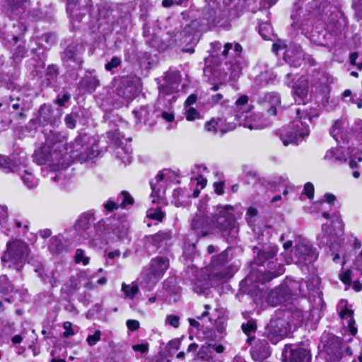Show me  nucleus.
<instances>
[{"instance_id": "nucleus-49", "label": "nucleus", "mask_w": 362, "mask_h": 362, "mask_svg": "<svg viewBox=\"0 0 362 362\" xmlns=\"http://www.w3.org/2000/svg\"><path fill=\"white\" fill-rule=\"evenodd\" d=\"M164 216V213L160 208H157L156 209H150L147 212V216L148 218L160 222L163 221Z\"/></svg>"}, {"instance_id": "nucleus-20", "label": "nucleus", "mask_w": 362, "mask_h": 362, "mask_svg": "<svg viewBox=\"0 0 362 362\" xmlns=\"http://www.w3.org/2000/svg\"><path fill=\"white\" fill-rule=\"evenodd\" d=\"M172 238V232L170 230L159 231L154 235H151L146 237V247L149 248L151 246L153 247L154 250H158L162 244L170 240Z\"/></svg>"}, {"instance_id": "nucleus-52", "label": "nucleus", "mask_w": 362, "mask_h": 362, "mask_svg": "<svg viewBox=\"0 0 362 362\" xmlns=\"http://www.w3.org/2000/svg\"><path fill=\"white\" fill-rule=\"evenodd\" d=\"M226 322L219 320L216 322V331L218 332V339H221L226 335Z\"/></svg>"}, {"instance_id": "nucleus-41", "label": "nucleus", "mask_w": 362, "mask_h": 362, "mask_svg": "<svg viewBox=\"0 0 362 362\" xmlns=\"http://www.w3.org/2000/svg\"><path fill=\"white\" fill-rule=\"evenodd\" d=\"M281 290H274L271 291L267 298L268 303L273 306H276L283 302L284 297L281 296Z\"/></svg>"}, {"instance_id": "nucleus-12", "label": "nucleus", "mask_w": 362, "mask_h": 362, "mask_svg": "<svg viewBox=\"0 0 362 362\" xmlns=\"http://www.w3.org/2000/svg\"><path fill=\"white\" fill-rule=\"evenodd\" d=\"M285 362H310V349L304 343L286 344L282 353Z\"/></svg>"}, {"instance_id": "nucleus-28", "label": "nucleus", "mask_w": 362, "mask_h": 362, "mask_svg": "<svg viewBox=\"0 0 362 362\" xmlns=\"http://www.w3.org/2000/svg\"><path fill=\"white\" fill-rule=\"evenodd\" d=\"M164 179L163 171H160L156 177L152 180L150 182L151 187L152 189L151 197H153L152 202L154 203L156 202V198L159 199L161 197L160 190L163 188V185L160 182Z\"/></svg>"}, {"instance_id": "nucleus-13", "label": "nucleus", "mask_w": 362, "mask_h": 362, "mask_svg": "<svg viewBox=\"0 0 362 362\" xmlns=\"http://www.w3.org/2000/svg\"><path fill=\"white\" fill-rule=\"evenodd\" d=\"M170 267V260L164 256L153 258L148 267L144 270L148 281H157L161 279Z\"/></svg>"}, {"instance_id": "nucleus-17", "label": "nucleus", "mask_w": 362, "mask_h": 362, "mask_svg": "<svg viewBox=\"0 0 362 362\" xmlns=\"http://www.w3.org/2000/svg\"><path fill=\"white\" fill-rule=\"evenodd\" d=\"M135 93L134 87L129 84L127 79H123L116 90V99L118 106L127 105L133 99Z\"/></svg>"}, {"instance_id": "nucleus-11", "label": "nucleus", "mask_w": 362, "mask_h": 362, "mask_svg": "<svg viewBox=\"0 0 362 362\" xmlns=\"http://www.w3.org/2000/svg\"><path fill=\"white\" fill-rule=\"evenodd\" d=\"M45 145L49 146L54 151L63 152L66 158H71L69 154L74 151V144L67 142L65 134L50 130L45 133Z\"/></svg>"}, {"instance_id": "nucleus-24", "label": "nucleus", "mask_w": 362, "mask_h": 362, "mask_svg": "<svg viewBox=\"0 0 362 362\" xmlns=\"http://www.w3.org/2000/svg\"><path fill=\"white\" fill-rule=\"evenodd\" d=\"M260 102L265 107L270 106L267 112L275 116L276 115V107L280 105L281 99L277 93H267L260 99Z\"/></svg>"}, {"instance_id": "nucleus-48", "label": "nucleus", "mask_w": 362, "mask_h": 362, "mask_svg": "<svg viewBox=\"0 0 362 362\" xmlns=\"http://www.w3.org/2000/svg\"><path fill=\"white\" fill-rule=\"evenodd\" d=\"M122 64V59L118 57H113L110 62H108L105 66V70L110 72H114V69L119 67Z\"/></svg>"}, {"instance_id": "nucleus-46", "label": "nucleus", "mask_w": 362, "mask_h": 362, "mask_svg": "<svg viewBox=\"0 0 362 362\" xmlns=\"http://www.w3.org/2000/svg\"><path fill=\"white\" fill-rule=\"evenodd\" d=\"M78 118V115L76 112L68 114L64 117L66 126L69 129H74L76 127V121Z\"/></svg>"}, {"instance_id": "nucleus-33", "label": "nucleus", "mask_w": 362, "mask_h": 362, "mask_svg": "<svg viewBox=\"0 0 362 362\" xmlns=\"http://www.w3.org/2000/svg\"><path fill=\"white\" fill-rule=\"evenodd\" d=\"M236 271L237 269L235 267L229 266L226 268H223L220 272H214L212 276L213 278L218 281H224L230 278Z\"/></svg>"}, {"instance_id": "nucleus-30", "label": "nucleus", "mask_w": 362, "mask_h": 362, "mask_svg": "<svg viewBox=\"0 0 362 362\" xmlns=\"http://www.w3.org/2000/svg\"><path fill=\"white\" fill-rule=\"evenodd\" d=\"M339 315L341 319L347 320V326L349 328L350 333L352 335H356L357 328L354 326L355 320L354 319V311L346 308L340 312Z\"/></svg>"}, {"instance_id": "nucleus-10", "label": "nucleus", "mask_w": 362, "mask_h": 362, "mask_svg": "<svg viewBox=\"0 0 362 362\" xmlns=\"http://www.w3.org/2000/svg\"><path fill=\"white\" fill-rule=\"evenodd\" d=\"M94 221L95 218L92 213L86 212L82 214L75 225L76 230L78 235L86 239L92 238L94 233L99 235L102 232V230L99 228L102 225L104 226L105 221L101 219L97 224L93 226Z\"/></svg>"}, {"instance_id": "nucleus-18", "label": "nucleus", "mask_w": 362, "mask_h": 362, "mask_svg": "<svg viewBox=\"0 0 362 362\" xmlns=\"http://www.w3.org/2000/svg\"><path fill=\"white\" fill-rule=\"evenodd\" d=\"M165 84L160 87V92L165 94H171L175 92L180 82V74L178 71H168L164 78Z\"/></svg>"}, {"instance_id": "nucleus-23", "label": "nucleus", "mask_w": 362, "mask_h": 362, "mask_svg": "<svg viewBox=\"0 0 362 362\" xmlns=\"http://www.w3.org/2000/svg\"><path fill=\"white\" fill-rule=\"evenodd\" d=\"M347 127L348 122L345 119L337 120L330 129V134L337 142H345L349 136Z\"/></svg>"}, {"instance_id": "nucleus-1", "label": "nucleus", "mask_w": 362, "mask_h": 362, "mask_svg": "<svg viewBox=\"0 0 362 362\" xmlns=\"http://www.w3.org/2000/svg\"><path fill=\"white\" fill-rule=\"evenodd\" d=\"M255 260L250 263L247 276L240 282V285L252 286L254 283L264 284L284 274V266L277 263L276 245L254 247Z\"/></svg>"}, {"instance_id": "nucleus-50", "label": "nucleus", "mask_w": 362, "mask_h": 362, "mask_svg": "<svg viewBox=\"0 0 362 362\" xmlns=\"http://www.w3.org/2000/svg\"><path fill=\"white\" fill-rule=\"evenodd\" d=\"M71 95L68 92L60 93L57 95L54 103L59 107H64L69 101Z\"/></svg>"}, {"instance_id": "nucleus-39", "label": "nucleus", "mask_w": 362, "mask_h": 362, "mask_svg": "<svg viewBox=\"0 0 362 362\" xmlns=\"http://www.w3.org/2000/svg\"><path fill=\"white\" fill-rule=\"evenodd\" d=\"M209 289V284L206 279H196L192 283V290L197 293H206Z\"/></svg>"}, {"instance_id": "nucleus-34", "label": "nucleus", "mask_w": 362, "mask_h": 362, "mask_svg": "<svg viewBox=\"0 0 362 362\" xmlns=\"http://www.w3.org/2000/svg\"><path fill=\"white\" fill-rule=\"evenodd\" d=\"M62 239V235L54 236L50 239V243L48 246L50 252L53 254H58L63 250L64 245Z\"/></svg>"}, {"instance_id": "nucleus-40", "label": "nucleus", "mask_w": 362, "mask_h": 362, "mask_svg": "<svg viewBox=\"0 0 362 362\" xmlns=\"http://www.w3.org/2000/svg\"><path fill=\"white\" fill-rule=\"evenodd\" d=\"M164 289L170 294H177L180 292V287L177 286L176 281L170 278L166 279L163 283Z\"/></svg>"}, {"instance_id": "nucleus-31", "label": "nucleus", "mask_w": 362, "mask_h": 362, "mask_svg": "<svg viewBox=\"0 0 362 362\" xmlns=\"http://www.w3.org/2000/svg\"><path fill=\"white\" fill-rule=\"evenodd\" d=\"M229 253L228 250L222 251L216 256L211 258V265L214 268H222L229 262Z\"/></svg>"}, {"instance_id": "nucleus-55", "label": "nucleus", "mask_w": 362, "mask_h": 362, "mask_svg": "<svg viewBox=\"0 0 362 362\" xmlns=\"http://www.w3.org/2000/svg\"><path fill=\"white\" fill-rule=\"evenodd\" d=\"M165 322L175 328H177L180 325V317L177 315H168L165 318Z\"/></svg>"}, {"instance_id": "nucleus-60", "label": "nucleus", "mask_w": 362, "mask_h": 362, "mask_svg": "<svg viewBox=\"0 0 362 362\" xmlns=\"http://www.w3.org/2000/svg\"><path fill=\"white\" fill-rule=\"evenodd\" d=\"M63 328L65 329V332L63 334L64 337L67 338L74 334V332L72 329V324L70 322H64L63 324Z\"/></svg>"}, {"instance_id": "nucleus-7", "label": "nucleus", "mask_w": 362, "mask_h": 362, "mask_svg": "<svg viewBox=\"0 0 362 362\" xmlns=\"http://www.w3.org/2000/svg\"><path fill=\"white\" fill-rule=\"evenodd\" d=\"M33 159L38 165H47L53 170H60L69 165V158L63 152L54 151L49 146L44 145L33 154Z\"/></svg>"}, {"instance_id": "nucleus-61", "label": "nucleus", "mask_w": 362, "mask_h": 362, "mask_svg": "<svg viewBox=\"0 0 362 362\" xmlns=\"http://www.w3.org/2000/svg\"><path fill=\"white\" fill-rule=\"evenodd\" d=\"M340 280L346 285H349L351 281V272L346 270L340 274Z\"/></svg>"}, {"instance_id": "nucleus-38", "label": "nucleus", "mask_w": 362, "mask_h": 362, "mask_svg": "<svg viewBox=\"0 0 362 362\" xmlns=\"http://www.w3.org/2000/svg\"><path fill=\"white\" fill-rule=\"evenodd\" d=\"M58 74V70L54 66H49L45 78L47 86H54L57 82Z\"/></svg>"}, {"instance_id": "nucleus-36", "label": "nucleus", "mask_w": 362, "mask_h": 362, "mask_svg": "<svg viewBox=\"0 0 362 362\" xmlns=\"http://www.w3.org/2000/svg\"><path fill=\"white\" fill-rule=\"evenodd\" d=\"M122 291L124 293L125 298L133 299L139 292V286L134 282L131 284L123 283L122 284Z\"/></svg>"}, {"instance_id": "nucleus-16", "label": "nucleus", "mask_w": 362, "mask_h": 362, "mask_svg": "<svg viewBox=\"0 0 362 362\" xmlns=\"http://www.w3.org/2000/svg\"><path fill=\"white\" fill-rule=\"evenodd\" d=\"M62 110L54 109L51 105L44 104L38 110L37 120L42 125L57 126L60 123Z\"/></svg>"}, {"instance_id": "nucleus-44", "label": "nucleus", "mask_w": 362, "mask_h": 362, "mask_svg": "<svg viewBox=\"0 0 362 362\" xmlns=\"http://www.w3.org/2000/svg\"><path fill=\"white\" fill-rule=\"evenodd\" d=\"M121 199L120 207L124 209L127 206L134 204V199L127 191H122L118 198Z\"/></svg>"}, {"instance_id": "nucleus-43", "label": "nucleus", "mask_w": 362, "mask_h": 362, "mask_svg": "<svg viewBox=\"0 0 362 362\" xmlns=\"http://www.w3.org/2000/svg\"><path fill=\"white\" fill-rule=\"evenodd\" d=\"M272 33V28L268 23H262L259 25V33L261 35L263 39H270L271 34Z\"/></svg>"}, {"instance_id": "nucleus-62", "label": "nucleus", "mask_w": 362, "mask_h": 362, "mask_svg": "<svg viewBox=\"0 0 362 362\" xmlns=\"http://www.w3.org/2000/svg\"><path fill=\"white\" fill-rule=\"evenodd\" d=\"M304 192L309 199H313L314 197V186L311 182H307L304 185Z\"/></svg>"}, {"instance_id": "nucleus-35", "label": "nucleus", "mask_w": 362, "mask_h": 362, "mask_svg": "<svg viewBox=\"0 0 362 362\" xmlns=\"http://www.w3.org/2000/svg\"><path fill=\"white\" fill-rule=\"evenodd\" d=\"M328 228L329 226L325 224L322 226V233L319 235V240L320 245L328 246L331 248L333 243L335 241V238L331 235L327 234V229Z\"/></svg>"}, {"instance_id": "nucleus-27", "label": "nucleus", "mask_w": 362, "mask_h": 362, "mask_svg": "<svg viewBox=\"0 0 362 362\" xmlns=\"http://www.w3.org/2000/svg\"><path fill=\"white\" fill-rule=\"evenodd\" d=\"M251 354L255 361H262L270 356L269 347L267 343H261L252 349Z\"/></svg>"}, {"instance_id": "nucleus-22", "label": "nucleus", "mask_w": 362, "mask_h": 362, "mask_svg": "<svg viewBox=\"0 0 362 362\" xmlns=\"http://www.w3.org/2000/svg\"><path fill=\"white\" fill-rule=\"evenodd\" d=\"M191 228L198 238L206 236L210 232L209 221L205 217L201 216H197L193 218Z\"/></svg>"}, {"instance_id": "nucleus-15", "label": "nucleus", "mask_w": 362, "mask_h": 362, "mask_svg": "<svg viewBox=\"0 0 362 362\" xmlns=\"http://www.w3.org/2000/svg\"><path fill=\"white\" fill-rule=\"evenodd\" d=\"M84 51L82 45L71 44L62 53V62L73 69L80 67L83 60L81 55Z\"/></svg>"}, {"instance_id": "nucleus-45", "label": "nucleus", "mask_w": 362, "mask_h": 362, "mask_svg": "<svg viewBox=\"0 0 362 362\" xmlns=\"http://www.w3.org/2000/svg\"><path fill=\"white\" fill-rule=\"evenodd\" d=\"M242 329L245 334L250 335L257 330V323L254 320H249L247 322L242 324Z\"/></svg>"}, {"instance_id": "nucleus-9", "label": "nucleus", "mask_w": 362, "mask_h": 362, "mask_svg": "<svg viewBox=\"0 0 362 362\" xmlns=\"http://www.w3.org/2000/svg\"><path fill=\"white\" fill-rule=\"evenodd\" d=\"M318 257V254L310 243L305 238L298 237L295 240V247L293 256L287 263L293 262L298 264L308 265L313 263Z\"/></svg>"}, {"instance_id": "nucleus-4", "label": "nucleus", "mask_w": 362, "mask_h": 362, "mask_svg": "<svg viewBox=\"0 0 362 362\" xmlns=\"http://www.w3.org/2000/svg\"><path fill=\"white\" fill-rule=\"evenodd\" d=\"M26 160L25 156H0V168L6 173L18 172L23 184L28 188L32 189L37 185L38 180L26 168Z\"/></svg>"}, {"instance_id": "nucleus-25", "label": "nucleus", "mask_w": 362, "mask_h": 362, "mask_svg": "<svg viewBox=\"0 0 362 362\" xmlns=\"http://www.w3.org/2000/svg\"><path fill=\"white\" fill-rule=\"evenodd\" d=\"M28 0H7L6 12L13 18H18L25 11Z\"/></svg>"}, {"instance_id": "nucleus-32", "label": "nucleus", "mask_w": 362, "mask_h": 362, "mask_svg": "<svg viewBox=\"0 0 362 362\" xmlns=\"http://www.w3.org/2000/svg\"><path fill=\"white\" fill-rule=\"evenodd\" d=\"M5 105L6 110L11 107L16 111L20 110L18 113L20 117H24V103L19 98H14L11 96L8 99L5 100Z\"/></svg>"}, {"instance_id": "nucleus-47", "label": "nucleus", "mask_w": 362, "mask_h": 362, "mask_svg": "<svg viewBox=\"0 0 362 362\" xmlns=\"http://www.w3.org/2000/svg\"><path fill=\"white\" fill-rule=\"evenodd\" d=\"M12 286L8 278L6 276H0V292L8 293L12 291Z\"/></svg>"}, {"instance_id": "nucleus-59", "label": "nucleus", "mask_w": 362, "mask_h": 362, "mask_svg": "<svg viewBox=\"0 0 362 362\" xmlns=\"http://www.w3.org/2000/svg\"><path fill=\"white\" fill-rule=\"evenodd\" d=\"M180 346V341L177 339L170 341L168 344V350L170 354L177 351Z\"/></svg>"}, {"instance_id": "nucleus-42", "label": "nucleus", "mask_w": 362, "mask_h": 362, "mask_svg": "<svg viewBox=\"0 0 362 362\" xmlns=\"http://www.w3.org/2000/svg\"><path fill=\"white\" fill-rule=\"evenodd\" d=\"M115 153L117 158L120 159L125 165L131 163L132 157L130 153H127V151L124 148L118 146L116 148Z\"/></svg>"}, {"instance_id": "nucleus-54", "label": "nucleus", "mask_w": 362, "mask_h": 362, "mask_svg": "<svg viewBox=\"0 0 362 362\" xmlns=\"http://www.w3.org/2000/svg\"><path fill=\"white\" fill-rule=\"evenodd\" d=\"M272 182L274 185H283L284 187H286L289 184L288 177L283 175L274 177Z\"/></svg>"}, {"instance_id": "nucleus-64", "label": "nucleus", "mask_w": 362, "mask_h": 362, "mask_svg": "<svg viewBox=\"0 0 362 362\" xmlns=\"http://www.w3.org/2000/svg\"><path fill=\"white\" fill-rule=\"evenodd\" d=\"M218 126V122L215 119H211L206 123L205 129L208 132H217Z\"/></svg>"}, {"instance_id": "nucleus-14", "label": "nucleus", "mask_w": 362, "mask_h": 362, "mask_svg": "<svg viewBox=\"0 0 362 362\" xmlns=\"http://www.w3.org/2000/svg\"><path fill=\"white\" fill-rule=\"evenodd\" d=\"M284 60L291 66L298 67L303 61L308 60L310 64H314V59L310 55H305L300 45H290L284 53Z\"/></svg>"}, {"instance_id": "nucleus-8", "label": "nucleus", "mask_w": 362, "mask_h": 362, "mask_svg": "<svg viewBox=\"0 0 362 362\" xmlns=\"http://www.w3.org/2000/svg\"><path fill=\"white\" fill-rule=\"evenodd\" d=\"M233 206L226 205L219 206L218 213L214 216L212 223L214 226L217 228L223 237H235L238 230L235 227L236 221L233 214Z\"/></svg>"}, {"instance_id": "nucleus-2", "label": "nucleus", "mask_w": 362, "mask_h": 362, "mask_svg": "<svg viewBox=\"0 0 362 362\" xmlns=\"http://www.w3.org/2000/svg\"><path fill=\"white\" fill-rule=\"evenodd\" d=\"M296 119L286 128L279 131L280 139L284 146L290 144H298L299 139H303L310 134L309 125L306 122H312L313 118L319 116V110L316 107H295Z\"/></svg>"}, {"instance_id": "nucleus-19", "label": "nucleus", "mask_w": 362, "mask_h": 362, "mask_svg": "<svg viewBox=\"0 0 362 362\" xmlns=\"http://www.w3.org/2000/svg\"><path fill=\"white\" fill-rule=\"evenodd\" d=\"M308 82L305 76H302L298 81V83L293 86V94L295 101L297 104L305 105L308 100Z\"/></svg>"}, {"instance_id": "nucleus-3", "label": "nucleus", "mask_w": 362, "mask_h": 362, "mask_svg": "<svg viewBox=\"0 0 362 362\" xmlns=\"http://www.w3.org/2000/svg\"><path fill=\"white\" fill-rule=\"evenodd\" d=\"M248 97L243 95L235 103L236 114L235 119L239 125L250 130H259L269 127L272 122L263 117L260 113H250L248 105Z\"/></svg>"}, {"instance_id": "nucleus-6", "label": "nucleus", "mask_w": 362, "mask_h": 362, "mask_svg": "<svg viewBox=\"0 0 362 362\" xmlns=\"http://www.w3.org/2000/svg\"><path fill=\"white\" fill-rule=\"evenodd\" d=\"M291 316L290 311H278L266 327V334L269 340L274 344L288 336L291 331L288 319Z\"/></svg>"}, {"instance_id": "nucleus-53", "label": "nucleus", "mask_w": 362, "mask_h": 362, "mask_svg": "<svg viewBox=\"0 0 362 362\" xmlns=\"http://www.w3.org/2000/svg\"><path fill=\"white\" fill-rule=\"evenodd\" d=\"M100 337L101 332L100 330H96L93 335L88 336L86 341L89 346H94L97 344L98 341H100Z\"/></svg>"}, {"instance_id": "nucleus-63", "label": "nucleus", "mask_w": 362, "mask_h": 362, "mask_svg": "<svg viewBox=\"0 0 362 362\" xmlns=\"http://www.w3.org/2000/svg\"><path fill=\"white\" fill-rule=\"evenodd\" d=\"M51 170L49 171L47 168V167L45 168H42V173L43 174V176H48L49 174L50 175V179L54 181V182H57L59 180V176L54 173V172L56 170H53L52 168H50Z\"/></svg>"}, {"instance_id": "nucleus-37", "label": "nucleus", "mask_w": 362, "mask_h": 362, "mask_svg": "<svg viewBox=\"0 0 362 362\" xmlns=\"http://www.w3.org/2000/svg\"><path fill=\"white\" fill-rule=\"evenodd\" d=\"M81 85L88 92H93L99 86L100 81L95 76H88L81 80Z\"/></svg>"}, {"instance_id": "nucleus-57", "label": "nucleus", "mask_w": 362, "mask_h": 362, "mask_svg": "<svg viewBox=\"0 0 362 362\" xmlns=\"http://www.w3.org/2000/svg\"><path fill=\"white\" fill-rule=\"evenodd\" d=\"M8 218V214L7 207L0 204V226L6 223Z\"/></svg>"}, {"instance_id": "nucleus-56", "label": "nucleus", "mask_w": 362, "mask_h": 362, "mask_svg": "<svg viewBox=\"0 0 362 362\" xmlns=\"http://www.w3.org/2000/svg\"><path fill=\"white\" fill-rule=\"evenodd\" d=\"M26 52L27 49L25 46L19 45L14 52L13 57L16 59H21L25 57Z\"/></svg>"}, {"instance_id": "nucleus-51", "label": "nucleus", "mask_w": 362, "mask_h": 362, "mask_svg": "<svg viewBox=\"0 0 362 362\" xmlns=\"http://www.w3.org/2000/svg\"><path fill=\"white\" fill-rule=\"evenodd\" d=\"M74 259L76 263H82L86 265L89 262V258L84 254V251L81 249H77L75 252Z\"/></svg>"}, {"instance_id": "nucleus-21", "label": "nucleus", "mask_w": 362, "mask_h": 362, "mask_svg": "<svg viewBox=\"0 0 362 362\" xmlns=\"http://www.w3.org/2000/svg\"><path fill=\"white\" fill-rule=\"evenodd\" d=\"M224 346L220 344H211L206 343L202 346L199 352L197 353V358L194 359V362L197 360L209 361L212 357L211 356L212 351H216L218 354H221L224 351Z\"/></svg>"}, {"instance_id": "nucleus-5", "label": "nucleus", "mask_w": 362, "mask_h": 362, "mask_svg": "<svg viewBox=\"0 0 362 362\" xmlns=\"http://www.w3.org/2000/svg\"><path fill=\"white\" fill-rule=\"evenodd\" d=\"M30 250L21 240H12L6 243V250L1 256V264L8 269H20L26 262Z\"/></svg>"}, {"instance_id": "nucleus-26", "label": "nucleus", "mask_w": 362, "mask_h": 362, "mask_svg": "<svg viewBox=\"0 0 362 362\" xmlns=\"http://www.w3.org/2000/svg\"><path fill=\"white\" fill-rule=\"evenodd\" d=\"M111 224L112 233L118 238H122L127 236L129 228V223L127 219L114 220Z\"/></svg>"}, {"instance_id": "nucleus-58", "label": "nucleus", "mask_w": 362, "mask_h": 362, "mask_svg": "<svg viewBox=\"0 0 362 362\" xmlns=\"http://www.w3.org/2000/svg\"><path fill=\"white\" fill-rule=\"evenodd\" d=\"M199 113L193 107H189L186 110V118L188 121H193L198 118Z\"/></svg>"}, {"instance_id": "nucleus-29", "label": "nucleus", "mask_w": 362, "mask_h": 362, "mask_svg": "<svg viewBox=\"0 0 362 362\" xmlns=\"http://www.w3.org/2000/svg\"><path fill=\"white\" fill-rule=\"evenodd\" d=\"M242 50V46L239 43L228 42L224 45L222 55L226 58L228 57L236 58L240 57Z\"/></svg>"}]
</instances>
